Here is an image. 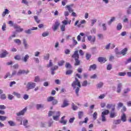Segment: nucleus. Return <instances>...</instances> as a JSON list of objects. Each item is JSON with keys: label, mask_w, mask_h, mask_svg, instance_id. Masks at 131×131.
<instances>
[{"label": "nucleus", "mask_w": 131, "mask_h": 131, "mask_svg": "<svg viewBox=\"0 0 131 131\" xmlns=\"http://www.w3.org/2000/svg\"><path fill=\"white\" fill-rule=\"evenodd\" d=\"M75 81H73V83H72V86L74 90L76 89L75 90V93L77 97L79 96V94L78 93L79 92V89L81 88V84H80V82L79 80H78V79L77 78H75ZM78 86V87L76 88V86Z\"/></svg>", "instance_id": "f257e3e1"}, {"label": "nucleus", "mask_w": 131, "mask_h": 131, "mask_svg": "<svg viewBox=\"0 0 131 131\" xmlns=\"http://www.w3.org/2000/svg\"><path fill=\"white\" fill-rule=\"evenodd\" d=\"M60 115H61V113H60V112H53L52 111H50L48 113V116L49 117H51V116H53V118L54 120H56V121L58 120Z\"/></svg>", "instance_id": "f03ea898"}, {"label": "nucleus", "mask_w": 131, "mask_h": 131, "mask_svg": "<svg viewBox=\"0 0 131 131\" xmlns=\"http://www.w3.org/2000/svg\"><path fill=\"white\" fill-rule=\"evenodd\" d=\"M115 106H116L115 104H108L106 105L107 109H112V112L110 115L111 118H114V117H115L116 114L114 112L115 111Z\"/></svg>", "instance_id": "7ed1b4c3"}, {"label": "nucleus", "mask_w": 131, "mask_h": 131, "mask_svg": "<svg viewBox=\"0 0 131 131\" xmlns=\"http://www.w3.org/2000/svg\"><path fill=\"white\" fill-rule=\"evenodd\" d=\"M36 84L33 82H29L27 85V88L28 90H32L35 88Z\"/></svg>", "instance_id": "20e7f679"}, {"label": "nucleus", "mask_w": 131, "mask_h": 131, "mask_svg": "<svg viewBox=\"0 0 131 131\" xmlns=\"http://www.w3.org/2000/svg\"><path fill=\"white\" fill-rule=\"evenodd\" d=\"M128 49L126 48H124L121 51V52H116L117 55H122V56H125L126 53H127Z\"/></svg>", "instance_id": "39448f33"}, {"label": "nucleus", "mask_w": 131, "mask_h": 131, "mask_svg": "<svg viewBox=\"0 0 131 131\" xmlns=\"http://www.w3.org/2000/svg\"><path fill=\"white\" fill-rule=\"evenodd\" d=\"M72 58L74 59V60L76 59H79V54H78V51L76 50L74 51V54L72 55Z\"/></svg>", "instance_id": "423d86ee"}, {"label": "nucleus", "mask_w": 131, "mask_h": 131, "mask_svg": "<svg viewBox=\"0 0 131 131\" xmlns=\"http://www.w3.org/2000/svg\"><path fill=\"white\" fill-rule=\"evenodd\" d=\"M27 111V107H25L22 111L16 113V115L17 116H21V115H24V114H25Z\"/></svg>", "instance_id": "0eeeda50"}, {"label": "nucleus", "mask_w": 131, "mask_h": 131, "mask_svg": "<svg viewBox=\"0 0 131 131\" xmlns=\"http://www.w3.org/2000/svg\"><path fill=\"white\" fill-rule=\"evenodd\" d=\"M28 73H29V71L28 70L25 71L19 70L16 74L18 76H19L21 74H27Z\"/></svg>", "instance_id": "6e6552de"}, {"label": "nucleus", "mask_w": 131, "mask_h": 131, "mask_svg": "<svg viewBox=\"0 0 131 131\" xmlns=\"http://www.w3.org/2000/svg\"><path fill=\"white\" fill-rule=\"evenodd\" d=\"M59 26H60V23H59V21L55 22V24L52 27L53 30L56 31V30L59 28Z\"/></svg>", "instance_id": "1a4fd4ad"}, {"label": "nucleus", "mask_w": 131, "mask_h": 131, "mask_svg": "<svg viewBox=\"0 0 131 131\" xmlns=\"http://www.w3.org/2000/svg\"><path fill=\"white\" fill-rule=\"evenodd\" d=\"M98 61L101 64H103L107 61V59H106V57H103L100 56L98 57Z\"/></svg>", "instance_id": "9d476101"}, {"label": "nucleus", "mask_w": 131, "mask_h": 131, "mask_svg": "<svg viewBox=\"0 0 131 131\" xmlns=\"http://www.w3.org/2000/svg\"><path fill=\"white\" fill-rule=\"evenodd\" d=\"M8 54L9 53H8L7 51L3 50L2 53H0V58H5Z\"/></svg>", "instance_id": "9b49d317"}, {"label": "nucleus", "mask_w": 131, "mask_h": 131, "mask_svg": "<svg viewBox=\"0 0 131 131\" xmlns=\"http://www.w3.org/2000/svg\"><path fill=\"white\" fill-rule=\"evenodd\" d=\"M13 27L15 29H16V31L17 32H22L23 31V28H21L20 26L17 25H14Z\"/></svg>", "instance_id": "f8f14e48"}, {"label": "nucleus", "mask_w": 131, "mask_h": 131, "mask_svg": "<svg viewBox=\"0 0 131 131\" xmlns=\"http://www.w3.org/2000/svg\"><path fill=\"white\" fill-rule=\"evenodd\" d=\"M73 4H71L70 5H67L66 6V8L68 9L69 13H72L73 12V9H72V7H73Z\"/></svg>", "instance_id": "ddd939ff"}, {"label": "nucleus", "mask_w": 131, "mask_h": 131, "mask_svg": "<svg viewBox=\"0 0 131 131\" xmlns=\"http://www.w3.org/2000/svg\"><path fill=\"white\" fill-rule=\"evenodd\" d=\"M65 116H63L61 118L60 121H59L60 123H61L62 124H63V125H65L66 124H67V120H64V118H65Z\"/></svg>", "instance_id": "4468645a"}, {"label": "nucleus", "mask_w": 131, "mask_h": 131, "mask_svg": "<svg viewBox=\"0 0 131 131\" xmlns=\"http://www.w3.org/2000/svg\"><path fill=\"white\" fill-rule=\"evenodd\" d=\"M121 120L123 122H125L126 121V115L125 113H123L121 116Z\"/></svg>", "instance_id": "2eb2a0df"}, {"label": "nucleus", "mask_w": 131, "mask_h": 131, "mask_svg": "<svg viewBox=\"0 0 131 131\" xmlns=\"http://www.w3.org/2000/svg\"><path fill=\"white\" fill-rule=\"evenodd\" d=\"M68 102V100L65 99L63 101V104L61 105V108H65V107H67V106L69 105Z\"/></svg>", "instance_id": "dca6fc26"}, {"label": "nucleus", "mask_w": 131, "mask_h": 131, "mask_svg": "<svg viewBox=\"0 0 131 131\" xmlns=\"http://www.w3.org/2000/svg\"><path fill=\"white\" fill-rule=\"evenodd\" d=\"M29 59V55L28 54H27L25 56L22 57L21 60L22 61H23V62H25V63H26V62L28 61Z\"/></svg>", "instance_id": "f3484780"}, {"label": "nucleus", "mask_w": 131, "mask_h": 131, "mask_svg": "<svg viewBox=\"0 0 131 131\" xmlns=\"http://www.w3.org/2000/svg\"><path fill=\"white\" fill-rule=\"evenodd\" d=\"M88 39L91 42H94L96 41V37L95 36L94 38H93L92 36H88Z\"/></svg>", "instance_id": "a211bd4d"}, {"label": "nucleus", "mask_w": 131, "mask_h": 131, "mask_svg": "<svg viewBox=\"0 0 131 131\" xmlns=\"http://www.w3.org/2000/svg\"><path fill=\"white\" fill-rule=\"evenodd\" d=\"M97 69V65L96 64H93L90 66L89 71H91L92 70H96Z\"/></svg>", "instance_id": "6ab92c4d"}, {"label": "nucleus", "mask_w": 131, "mask_h": 131, "mask_svg": "<svg viewBox=\"0 0 131 131\" xmlns=\"http://www.w3.org/2000/svg\"><path fill=\"white\" fill-rule=\"evenodd\" d=\"M37 27H33L32 29H28L25 31V33H27L28 34H30L31 33V30H37Z\"/></svg>", "instance_id": "aec40b11"}, {"label": "nucleus", "mask_w": 131, "mask_h": 131, "mask_svg": "<svg viewBox=\"0 0 131 131\" xmlns=\"http://www.w3.org/2000/svg\"><path fill=\"white\" fill-rule=\"evenodd\" d=\"M6 14H10V11L8 9H5V11L2 13V16L5 17Z\"/></svg>", "instance_id": "412c9836"}, {"label": "nucleus", "mask_w": 131, "mask_h": 131, "mask_svg": "<svg viewBox=\"0 0 131 131\" xmlns=\"http://www.w3.org/2000/svg\"><path fill=\"white\" fill-rule=\"evenodd\" d=\"M110 113V112L108 110H105L104 111L102 112L101 115L105 116V115H108V114Z\"/></svg>", "instance_id": "4be33fe9"}, {"label": "nucleus", "mask_w": 131, "mask_h": 131, "mask_svg": "<svg viewBox=\"0 0 131 131\" xmlns=\"http://www.w3.org/2000/svg\"><path fill=\"white\" fill-rule=\"evenodd\" d=\"M75 66H79L80 65V60L79 59H75Z\"/></svg>", "instance_id": "5701e85b"}, {"label": "nucleus", "mask_w": 131, "mask_h": 131, "mask_svg": "<svg viewBox=\"0 0 131 131\" xmlns=\"http://www.w3.org/2000/svg\"><path fill=\"white\" fill-rule=\"evenodd\" d=\"M65 67L67 69H71V68H72V66H71V64H70V63L66 62Z\"/></svg>", "instance_id": "b1692460"}, {"label": "nucleus", "mask_w": 131, "mask_h": 131, "mask_svg": "<svg viewBox=\"0 0 131 131\" xmlns=\"http://www.w3.org/2000/svg\"><path fill=\"white\" fill-rule=\"evenodd\" d=\"M78 116L79 119H81L82 118V116H83V112L80 111L78 113Z\"/></svg>", "instance_id": "393cba45"}, {"label": "nucleus", "mask_w": 131, "mask_h": 131, "mask_svg": "<svg viewBox=\"0 0 131 131\" xmlns=\"http://www.w3.org/2000/svg\"><path fill=\"white\" fill-rule=\"evenodd\" d=\"M23 43L25 49H27L28 48V44L27 43V41H26V39H23Z\"/></svg>", "instance_id": "a878e982"}, {"label": "nucleus", "mask_w": 131, "mask_h": 131, "mask_svg": "<svg viewBox=\"0 0 131 131\" xmlns=\"http://www.w3.org/2000/svg\"><path fill=\"white\" fill-rule=\"evenodd\" d=\"M73 73V71L72 70H67L66 72V75H70Z\"/></svg>", "instance_id": "bb28decb"}, {"label": "nucleus", "mask_w": 131, "mask_h": 131, "mask_svg": "<svg viewBox=\"0 0 131 131\" xmlns=\"http://www.w3.org/2000/svg\"><path fill=\"white\" fill-rule=\"evenodd\" d=\"M55 99V97L53 96H50L47 98V101L48 102H53V100Z\"/></svg>", "instance_id": "cd10ccee"}, {"label": "nucleus", "mask_w": 131, "mask_h": 131, "mask_svg": "<svg viewBox=\"0 0 131 131\" xmlns=\"http://www.w3.org/2000/svg\"><path fill=\"white\" fill-rule=\"evenodd\" d=\"M27 124H28V120H24L23 122V125L24 126H25L26 128L29 127V126H27Z\"/></svg>", "instance_id": "c85d7f7f"}, {"label": "nucleus", "mask_w": 131, "mask_h": 131, "mask_svg": "<svg viewBox=\"0 0 131 131\" xmlns=\"http://www.w3.org/2000/svg\"><path fill=\"white\" fill-rule=\"evenodd\" d=\"M0 99L1 100H6L7 99V96H6V94H3L0 96Z\"/></svg>", "instance_id": "c756f323"}, {"label": "nucleus", "mask_w": 131, "mask_h": 131, "mask_svg": "<svg viewBox=\"0 0 131 131\" xmlns=\"http://www.w3.org/2000/svg\"><path fill=\"white\" fill-rule=\"evenodd\" d=\"M8 77H9V78H11V77H13V76H12V75H11V74H10V73H7L5 76L4 78H8Z\"/></svg>", "instance_id": "7c9ffc66"}, {"label": "nucleus", "mask_w": 131, "mask_h": 131, "mask_svg": "<svg viewBox=\"0 0 131 131\" xmlns=\"http://www.w3.org/2000/svg\"><path fill=\"white\" fill-rule=\"evenodd\" d=\"M72 108L74 111L78 109V107H77V106L75 105V104H74L73 103L72 104Z\"/></svg>", "instance_id": "2f4dec72"}, {"label": "nucleus", "mask_w": 131, "mask_h": 131, "mask_svg": "<svg viewBox=\"0 0 131 131\" xmlns=\"http://www.w3.org/2000/svg\"><path fill=\"white\" fill-rule=\"evenodd\" d=\"M115 20V17L113 16L111 18V20L108 22V25H111V23Z\"/></svg>", "instance_id": "473e14b6"}, {"label": "nucleus", "mask_w": 131, "mask_h": 131, "mask_svg": "<svg viewBox=\"0 0 131 131\" xmlns=\"http://www.w3.org/2000/svg\"><path fill=\"white\" fill-rule=\"evenodd\" d=\"M86 60H90V59H91V57H92V55H91V54L90 53H86Z\"/></svg>", "instance_id": "72a5a7b5"}, {"label": "nucleus", "mask_w": 131, "mask_h": 131, "mask_svg": "<svg viewBox=\"0 0 131 131\" xmlns=\"http://www.w3.org/2000/svg\"><path fill=\"white\" fill-rule=\"evenodd\" d=\"M122 28V25H121V24L120 23L118 24L117 26V30H121Z\"/></svg>", "instance_id": "f704fd0d"}, {"label": "nucleus", "mask_w": 131, "mask_h": 131, "mask_svg": "<svg viewBox=\"0 0 131 131\" xmlns=\"http://www.w3.org/2000/svg\"><path fill=\"white\" fill-rule=\"evenodd\" d=\"M14 42L17 43L18 45H20L21 43V40L19 39H14Z\"/></svg>", "instance_id": "c9c22d12"}, {"label": "nucleus", "mask_w": 131, "mask_h": 131, "mask_svg": "<svg viewBox=\"0 0 131 131\" xmlns=\"http://www.w3.org/2000/svg\"><path fill=\"white\" fill-rule=\"evenodd\" d=\"M8 123L10 126H15V123L13 121H9Z\"/></svg>", "instance_id": "e433bc0d"}, {"label": "nucleus", "mask_w": 131, "mask_h": 131, "mask_svg": "<svg viewBox=\"0 0 131 131\" xmlns=\"http://www.w3.org/2000/svg\"><path fill=\"white\" fill-rule=\"evenodd\" d=\"M36 108H37V110H39V109H40L41 108H43V105L38 104L36 105Z\"/></svg>", "instance_id": "4c0bfd02"}, {"label": "nucleus", "mask_w": 131, "mask_h": 131, "mask_svg": "<svg viewBox=\"0 0 131 131\" xmlns=\"http://www.w3.org/2000/svg\"><path fill=\"white\" fill-rule=\"evenodd\" d=\"M7 119V117L4 116H0V120L2 121H5Z\"/></svg>", "instance_id": "58836bf2"}, {"label": "nucleus", "mask_w": 131, "mask_h": 131, "mask_svg": "<svg viewBox=\"0 0 131 131\" xmlns=\"http://www.w3.org/2000/svg\"><path fill=\"white\" fill-rule=\"evenodd\" d=\"M126 75V72H120L118 73L119 76H125Z\"/></svg>", "instance_id": "ea45409f"}, {"label": "nucleus", "mask_w": 131, "mask_h": 131, "mask_svg": "<svg viewBox=\"0 0 131 131\" xmlns=\"http://www.w3.org/2000/svg\"><path fill=\"white\" fill-rule=\"evenodd\" d=\"M13 95L14 96H16V97H17V98H20L21 97V95L18 93L16 92H13Z\"/></svg>", "instance_id": "a19ab883"}, {"label": "nucleus", "mask_w": 131, "mask_h": 131, "mask_svg": "<svg viewBox=\"0 0 131 131\" xmlns=\"http://www.w3.org/2000/svg\"><path fill=\"white\" fill-rule=\"evenodd\" d=\"M53 66V62H52V60H50L49 61V64L47 65V68H50V67H52Z\"/></svg>", "instance_id": "79ce46f5"}, {"label": "nucleus", "mask_w": 131, "mask_h": 131, "mask_svg": "<svg viewBox=\"0 0 131 131\" xmlns=\"http://www.w3.org/2000/svg\"><path fill=\"white\" fill-rule=\"evenodd\" d=\"M14 59L15 60H18V61H20V60H21V56H20L19 55H16L14 57Z\"/></svg>", "instance_id": "37998d69"}, {"label": "nucleus", "mask_w": 131, "mask_h": 131, "mask_svg": "<svg viewBox=\"0 0 131 131\" xmlns=\"http://www.w3.org/2000/svg\"><path fill=\"white\" fill-rule=\"evenodd\" d=\"M93 116V119H94V120H96V119H97V117L98 116V114L97 113V112H94Z\"/></svg>", "instance_id": "c03bdc74"}, {"label": "nucleus", "mask_w": 131, "mask_h": 131, "mask_svg": "<svg viewBox=\"0 0 131 131\" xmlns=\"http://www.w3.org/2000/svg\"><path fill=\"white\" fill-rule=\"evenodd\" d=\"M34 81L35 82H38V81H40L39 77L38 76L35 77Z\"/></svg>", "instance_id": "a18cd8bd"}, {"label": "nucleus", "mask_w": 131, "mask_h": 131, "mask_svg": "<svg viewBox=\"0 0 131 131\" xmlns=\"http://www.w3.org/2000/svg\"><path fill=\"white\" fill-rule=\"evenodd\" d=\"M129 92H130V88H127L124 90V94H127Z\"/></svg>", "instance_id": "49530a36"}, {"label": "nucleus", "mask_w": 131, "mask_h": 131, "mask_svg": "<svg viewBox=\"0 0 131 131\" xmlns=\"http://www.w3.org/2000/svg\"><path fill=\"white\" fill-rule=\"evenodd\" d=\"M64 63H65V61L64 60H61L58 62V64L59 66H63V65H64Z\"/></svg>", "instance_id": "de8ad7c7"}, {"label": "nucleus", "mask_w": 131, "mask_h": 131, "mask_svg": "<svg viewBox=\"0 0 131 131\" xmlns=\"http://www.w3.org/2000/svg\"><path fill=\"white\" fill-rule=\"evenodd\" d=\"M88 85V81L85 80L82 83V86H86Z\"/></svg>", "instance_id": "09e8293b"}, {"label": "nucleus", "mask_w": 131, "mask_h": 131, "mask_svg": "<svg viewBox=\"0 0 131 131\" xmlns=\"http://www.w3.org/2000/svg\"><path fill=\"white\" fill-rule=\"evenodd\" d=\"M103 85L104 84L103 83V82H100L99 83L97 84V88L98 89H100V88H102V86H103Z\"/></svg>", "instance_id": "8fccbe9b"}, {"label": "nucleus", "mask_w": 131, "mask_h": 131, "mask_svg": "<svg viewBox=\"0 0 131 131\" xmlns=\"http://www.w3.org/2000/svg\"><path fill=\"white\" fill-rule=\"evenodd\" d=\"M49 35V32H45L42 34V36L43 37H46V36H48Z\"/></svg>", "instance_id": "3c124183"}, {"label": "nucleus", "mask_w": 131, "mask_h": 131, "mask_svg": "<svg viewBox=\"0 0 131 131\" xmlns=\"http://www.w3.org/2000/svg\"><path fill=\"white\" fill-rule=\"evenodd\" d=\"M34 18L36 22H37V23H39V22H40V20L39 19H38V17H37V16H34Z\"/></svg>", "instance_id": "603ef678"}, {"label": "nucleus", "mask_w": 131, "mask_h": 131, "mask_svg": "<svg viewBox=\"0 0 131 131\" xmlns=\"http://www.w3.org/2000/svg\"><path fill=\"white\" fill-rule=\"evenodd\" d=\"M58 104V101L57 99H54L53 101H52V104L53 105H57Z\"/></svg>", "instance_id": "864d4df0"}, {"label": "nucleus", "mask_w": 131, "mask_h": 131, "mask_svg": "<svg viewBox=\"0 0 131 131\" xmlns=\"http://www.w3.org/2000/svg\"><path fill=\"white\" fill-rule=\"evenodd\" d=\"M45 60H49L50 59V54L48 53L46 55V56H44Z\"/></svg>", "instance_id": "5fc2aeb1"}, {"label": "nucleus", "mask_w": 131, "mask_h": 131, "mask_svg": "<svg viewBox=\"0 0 131 131\" xmlns=\"http://www.w3.org/2000/svg\"><path fill=\"white\" fill-rule=\"evenodd\" d=\"M65 29H66V28H65V25H61V26H60V30H61V31H65Z\"/></svg>", "instance_id": "6e6d98bb"}, {"label": "nucleus", "mask_w": 131, "mask_h": 131, "mask_svg": "<svg viewBox=\"0 0 131 131\" xmlns=\"http://www.w3.org/2000/svg\"><path fill=\"white\" fill-rule=\"evenodd\" d=\"M21 3L22 4H24L25 5L28 6V1H27V0H22Z\"/></svg>", "instance_id": "4d7b16f0"}, {"label": "nucleus", "mask_w": 131, "mask_h": 131, "mask_svg": "<svg viewBox=\"0 0 131 131\" xmlns=\"http://www.w3.org/2000/svg\"><path fill=\"white\" fill-rule=\"evenodd\" d=\"M111 69H112V65L108 64L107 66V70H111Z\"/></svg>", "instance_id": "13d9d810"}, {"label": "nucleus", "mask_w": 131, "mask_h": 131, "mask_svg": "<svg viewBox=\"0 0 131 131\" xmlns=\"http://www.w3.org/2000/svg\"><path fill=\"white\" fill-rule=\"evenodd\" d=\"M102 26L103 27V29L104 31H106L107 30V27H106L105 24H102Z\"/></svg>", "instance_id": "bf43d9fd"}, {"label": "nucleus", "mask_w": 131, "mask_h": 131, "mask_svg": "<svg viewBox=\"0 0 131 131\" xmlns=\"http://www.w3.org/2000/svg\"><path fill=\"white\" fill-rule=\"evenodd\" d=\"M79 53L80 56H83V55H84V52H83V51H82L81 49L79 50Z\"/></svg>", "instance_id": "052dcab7"}, {"label": "nucleus", "mask_w": 131, "mask_h": 131, "mask_svg": "<svg viewBox=\"0 0 131 131\" xmlns=\"http://www.w3.org/2000/svg\"><path fill=\"white\" fill-rule=\"evenodd\" d=\"M66 55H69L70 54V50L69 49H66L64 51Z\"/></svg>", "instance_id": "680f3d73"}, {"label": "nucleus", "mask_w": 131, "mask_h": 131, "mask_svg": "<svg viewBox=\"0 0 131 131\" xmlns=\"http://www.w3.org/2000/svg\"><path fill=\"white\" fill-rule=\"evenodd\" d=\"M125 111H126V107L125 106H123L122 109L121 110V112L122 114H123V113H124Z\"/></svg>", "instance_id": "e2e57ef3"}, {"label": "nucleus", "mask_w": 131, "mask_h": 131, "mask_svg": "<svg viewBox=\"0 0 131 131\" xmlns=\"http://www.w3.org/2000/svg\"><path fill=\"white\" fill-rule=\"evenodd\" d=\"M6 108H7L6 107V106H5L4 105H0V109H1V110H5V109H6Z\"/></svg>", "instance_id": "0e129e2a"}, {"label": "nucleus", "mask_w": 131, "mask_h": 131, "mask_svg": "<svg viewBox=\"0 0 131 131\" xmlns=\"http://www.w3.org/2000/svg\"><path fill=\"white\" fill-rule=\"evenodd\" d=\"M123 106V103L122 102H119L118 103V107L121 108Z\"/></svg>", "instance_id": "69168bd1"}, {"label": "nucleus", "mask_w": 131, "mask_h": 131, "mask_svg": "<svg viewBox=\"0 0 131 131\" xmlns=\"http://www.w3.org/2000/svg\"><path fill=\"white\" fill-rule=\"evenodd\" d=\"M62 24H63L62 25H64L65 26V25H67V24H68V21L67 20L64 19L63 21H62Z\"/></svg>", "instance_id": "338daca9"}, {"label": "nucleus", "mask_w": 131, "mask_h": 131, "mask_svg": "<svg viewBox=\"0 0 131 131\" xmlns=\"http://www.w3.org/2000/svg\"><path fill=\"white\" fill-rule=\"evenodd\" d=\"M97 36L99 37V38H104V36L102 34H98L97 35Z\"/></svg>", "instance_id": "774afa93"}]
</instances>
